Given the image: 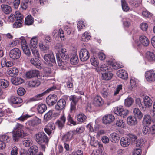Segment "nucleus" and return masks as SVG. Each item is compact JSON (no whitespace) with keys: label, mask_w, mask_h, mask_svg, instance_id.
<instances>
[{"label":"nucleus","mask_w":155,"mask_h":155,"mask_svg":"<svg viewBox=\"0 0 155 155\" xmlns=\"http://www.w3.org/2000/svg\"><path fill=\"white\" fill-rule=\"evenodd\" d=\"M15 14V15L14 14H11L8 17V19L9 21L11 22L15 21V22L13 25V27L18 28L21 26L23 22V16L19 12H16Z\"/></svg>","instance_id":"f257e3e1"},{"label":"nucleus","mask_w":155,"mask_h":155,"mask_svg":"<svg viewBox=\"0 0 155 155\" xmlns=\"http://www.w3.org/2000/svg\"><path fill=\"white\" fill-rule=\"evenodd\" d=\"M23 126L17 123L13 131V138L15 141H18L19 139L23 137L25 135L23 130Z\"/></svg>","instance_id":"f03ea898"},{"label":"nucleus","mask_w":155,"mask_h":155,"mask_svg":"<svg viewBox=\"0 0 155 155\" xmlns=\"http://www.w3.org/2000/svg\"><path fill=\"white\" fill-rule=\"evenodd\" d=\"M45 54L44 56L45 63L49 66H52L55 64V60L54 55L51 51Z\"/></svg>","instance_id":"7ed1b4c3"},{"label":"nucleus","mask_w":155,"mask_h":155,"mask_svg":"<svg viewBox=\"0 0 155 155\" xmlns=\"http://www.w3.org/2000/svg\"><path fill=\"white\" fill-rule=\"evenodd\" d=\"M49 138V136L48 137L44 132H41L36 134L35 140L39 144H41L43 143L46 144L48 142Z\"/></svg>","instance_id":"20e7f679"},{"label":"nucleus","mask_w":155,"mask_h":155,"mask_svg":"<svg viewBox=\"0 0 155 155\" xmlns=\"http://www.w3.org/2000/svg\"><path fill=\"white\" fill-rule=\"evenodd\" d=\"M114 112L117 115L124 118L128 114L129 111L127 110L124 109L122 106H119L114 108Z\"/></svg>","instance_id":"39448f33"},{"label":"nucleus","mask_w":155,"mask_h":155,"mask_svg":"<svg viewBox=\"0 0 155 155\" xmlns=\"http://www.w3.org/2000/svg\"><path fill=\"white\" fill-rule=\"evenodd\" d=\"M9 56L12 59L16 60L19 59L21 55L20 50L17 48L11 49L9 52Z\"/></svg>","instance_id":"423d86ee"},{"label":"nucleus","mask_w":155,"mask_h":155,"mask_svg":"<svg viewBox=\"0 0 155 155\" xmlns=\"http://www.w3.org/2000/svg\"><path fill=\"white\" fill-rule=\"evenodd\" d=\"M145 77L147 81L149 82L155 81V71L150 70L146 71L145 73Z\"/></svg>","instance_id":"0eeeda50"},{"label":"nucleus","mask_w":155,"mask_h":155,"mask_svg":"<svg viewBox=\"0 0 155 155\" xmlns=\"http://www.w3.org/2000/svg\"><path fill=\"white\" fill-rule=\"evenodd\" d=\"M41 122V120L39 118L35 117L31 120L27 121L26 123V128L29 129L31 127H34L38 125Z\"/></svg>","instance_id":"6e6552de"},{"label":"nucleus","mask_w":155,"mask_h":155,"mask_svg":"<svg viewBox=\"0 0 155 155\" xmlns=\"http://www.w3.org/2000/svg\"><path fill=\"white\" fill-rule=\"evenodd\" d=\"M57 99L56 95L54 94H51L47 97L46 101L48 105L52 106L56 102Z\"/></svg>","instance_id":"1a4fd4ad"},{"label":"nucleus","mask_w":155,"mask_h":155,"mask_svg":"<svg viewBox=\"0 0 155 155\" xmlns=\"http://www.w3.org/2000/svg\"><path fill=\"white\" fill-rule=\"evenodd\" d=\"M38 151V147L36 145L31 146L27 153H20V155H35Z\"/></svg>","instance_id":"9d476101"},{"label":"nucleus","mask_w":155,"mask_h":155,"mask_svg":"<svg viewBox=\"0 0 155 155\" xmlns=\"http://www.w3.org/2000/svg\"><path fill=\"white\" fill-rule=\"evenodd\" d=\"M79 57L80 60L82 61H85L89 58V52L86 49H82L80 52Z\"/></svg>","instance_id":"9b49d317"},{"label":"nucleus","mask_w":155,"mask_h":155,"mask_svg":"<svg viewBox=\"0 0 155 155\" xmlns=\"http://www.w3.org/2000/svg\"><path fill=\"white\" fill-rule=\"evenodd\" d=\"M66 102L64 99H60L57 102L55 106V109L57 111L65 109Z\"/></svg>","instance_id":"f8f14e48"},{"label":"nucleus","mask_w":155,"mask_h":155,"mask_svg":"<svg viewBox=\"0 0 155 155\" xmlns=\"http://www.w3.org/2000/svg\"><path fill=\"white\" fill-rule=\"evenodd\" d=\"M66 118L64 115L61 116L55 122V125L60 129H62L64 127Z\"/></svg>","instance_id":"ddd939ff"},{"label":"nucleus","mask_w":155,"mask_h":155,"mask_svg":"<svg viewBox=\"0 0 155 155\" xmlns=\"http://www.w3.org/2000/svg\"><path fill=\"white\" fill-rule=\"evenodd\" d=\"M115 119L114 116L111 114H108L104 116L103 118L104 124H109L114 121Z\"/></svg>","instance_id":"4468645a"},{"label":"nucleus","mask_w":155,"mask_h":155,"mask_svg":"<svg viewBox=\"0 0 155 155\" xmlns=\"http://www.w3.org/2000/svg\"><path fill=\"white\" fill-rule=\"evenodd\" d=\"M39 74L38 71L32 70L28 71L26 72L25 77L27 79H30L35 77H37Z\"/></svg>","instance_id":"2eb2a0df"},{"label":"nucleus","mask_w":155,"mask_h":155,"mask_svg":"<svg viewBox=\"0 0 155 155\" xmlns=\"http://www.w3.org/2000/svg\"><path fill=\"white\" fill-rule=\"evenodd\" d=\"M122 85H119L117 86L116 90L115 91L113 94L114 98L115 99V101L118 100L120 97L121 94L120 92L122 90Z\"/></svg>","instance_id":"dca6fc26"},{"label":"nucleus","mask_w":155,"mask_h":155,"mask_svg":"<svg viewBox=\"0 0 155 155\" xmlns=\"http://www.w3.org/2000/svg\"><path fill=\"white\" fill-rule=\"evenodd\" d=\"M10 101L13 106V105H19L23 101L19 97L13 96L11 97Z\"/></svg>","instance_id":"f3484780"},{"label":"nucleus","mask_w":155,"mask_h":155,"mask_svg":"<svg viewBox=\"0 0 155 155\" xmlns=\"http://www.w3.org/2000/svg\"><path fill=\"white\" fill-rule=\"evenodd\" d=\"M120 143L122 146L126 147L128 146L130 143V140L127 137H123L121 138Z\"/></svg>","instance_id":"a211bd4d"},{"label":"nucleus","mask_w":155,"mask_h":155,"mask_svg":"<svg viewBox=\"0 0 155 155\" xmlns=\"http://www.w3.org/2000/svg\"><path fill=\"white\" fill-rule=\"evenodd\" d=\"M58 52V54H58L59 56H60L63 59L66 60L68 59L69 58L68 53L67 52L66 49L62 48L61 50H59Z\"/></svg>","instance_id":"6ab92c4d"},{"label":"nucleus","mask_w":155,"mask_h":155,"mask_svg":"<svg viewBox=\"0 0 155 155\" xmlns=\"http://www.w3.org/2000/svg\"><path fill=\"white\" fill-rule=\"evenodd\" d=\"M7 72L11 77L16 76L18 73V70L16 68H12L8 69L7 70Z\"/></svg>","instance_id":"aec40b11"},{"label":"nucleus","mask_w":155,"mask_h":155,"mask_svg":"<svg viewBox=\"0 0 155 155\" xmlns=\"http://www.w3.org/2000/svg\"><path fill=\"white\" fill-rule=\"evenodd\" d=\"M117 75L119 78L123 79H127L128 77V74L127 71L122 69L119 70L117 72Z\"/></svg>","instance_id":"412c9836"},{"label":"nucleus","mask_w":155,"mask_h":155,"mask_svg":"<svg viewBox=\"0 0 155 155\" xmlns=\"http://www.w3.org/2000/svg\"><path fill=\"white\" fill-rule=\"evenodd\" d=\"M127 124L130 126L135 125L137 123L136 117L133 116H129L127 118Z\"/></svg>","instance_id":"4be33fe9"},{"label":"nucleus","mask_w":155,"mask_h":155,"mask_svg":"<svg viewBox=\"0 0 155 155\" xmlns=\"http://www.w3.org/2000/svg\"><path fill=\"white\" fill-rule=\"evenodd\" d=\"M73 132L72 131H70L67 132L64 136H63L62 140L64 142H67L70 140L73 135Z\"/></svg>","instance_id":"5701e85b"},{"label":"nucleus","mask_w":155,"mask_h":155,"mask_svg":"<svg viewBox=\"0 0 155 155\" xmlns=\"http://www.w3.org/2000/svg\"><path fill=\"white\" fill-rule=\"evenodd\" d=\"M102 78L104 80H109L111 79L113 77V74L109 71L101 74Z\"/></svg>","instance_id":"b1692460"},{"label":"nucleus","mask_w":155,"mask_h":155,"mask_svg":"<svg viewBox=\"0 0 155 155\" xmlns=\"http://www.w3.org/2000/svg\"><path fill=\"white\" fill-rule=\"evenodd\" d=\"M55 129V126L54 125L48 124L44 128L45 132L49 136L52 133V131Z\"/></svg>","instance_id":"393cba45"},{"label":"nucleus","mask_w":155,"mask_h":155,"mask_svg":"<svg viewBox=\"0 0 155 155\" xmlns=\"http://www.w3.org/2000/svg\"><path fill=\"white\" fill-rule=\"evenodd\" d=\"M12 83L15 85H20L24 82V80L21 78H13L11 79Z\"/></svg>","instance_id":"a878e982"},{"label":"nucleus","mask_w":155,"mask_h":155,"mask_svg":"<svg viewBox=\"0 0 155 155\" xmlns=\"http://www.w3.org/2000/svg\"><path fill=\"white\" fill-rule=\"evenodd\" d=\"M103 103L104 101L101 97L97 96L94 98L93 104L96 106H102Z\"/></svg>","instance_id":"bb28decb"},{"label":"nucleus","mask_w":155,"mask_h":155,"mask_svg":"<svg viewBox=\"0 0 155 155\" xmlns=\"http://www.w3.org/2000/svg\"><path fill=\"white\" fill-rule=\"evenodd\" d=\"M143 101L145 106L146 107H149L152 106L153 101L148 96H146L144 97Z\"/></svg>","instance_id":"cd10ccee"},{"label":"nucleus","mask_w":155,"mask_h":155,"mask_svg":"<svg viewBox=\"0 0 155 155\" xmlns=\"http://www.w3.org/2000/svg\"><path fill=\"white\" fill-rule=\"evenodd\" d=\"M133 113L135 117L140 120L143 117V114L140 110L138 108H135L133 110Z\"/></svg>","instance_id":"c85d7f7f"},{"label":"nucleus","mask_w":155,"mask_h":155,"mask_svg":"<svg viewBox=\"0 0 155 155\" xmlns=\"http://www.w3.org/2000/svg\"><path fill=\"white\" fill-rule=\"evenodd\" d=\"M151 117L149 115H146L144 116L142 122L143 124L148 126L151 124Z\"/></svg>","instance_id":"c756f323"},{"label":"nucleus","mask_w":155,"mask_h":155,"mask_svg":"<svg viewBox=\"0 0 155 155\" xmlns=\"http://www.w3.org/2000/svg\"><path fill=\"white\" fill-rule=\"evenodd\" d=\"M139 40L140 43L144 46H147L149 45V41L146 36H141L140 37Z\"/></svg>","instance_id":"7c9ffc66"},{"label":"nucleus","mask_w":155,"mask_h":155,"mask_svg":"<svg viewBox=\"0 0 155 155\" xmlns=\"http://www.w3.org/2000/svg\"><path fill=\"white\" fill-rule=\"evenodd\" d=\"M146 58L150 61L155 60V55L153 52L148 51L146 54Z\"/></svg>","instance_id":"2f4dec72"},{"label":"nucleus","mask_w":155,"mask_h":155,"mask_svg":"<svg viewBox=\"0 0 155 155\" xmlns=\"http://www.w3.org/2000/svg\"><path fill=\"white\" fill-rule=\"evenodd\" d=\"M1 8L2 10L5 14H9L11 11V7L5 4H2L1 5Z\"/></svg>","instance_id":"473e14b6"},{"label":"nucleus","mask_w":155,"mask_h":155,"mask_svg":"<svg viewBox=\"0 0 155 155\" xmlns=\"http://www.w3.org/2000/svg\"><path fill=\"white\" fill-rule=\"evenodd\" d=\"M9 83V82L5 79H0V88L2 89L7 88Z\"/></svg>","instance_id":"72a5a7b5"},{"label":"nucleus","mask_w":155,"mask_h":155,"mask_svg":"<svg viewBox=\"0 0 155 155\" xmlns=\"http://www.w3.org/2000/svg\"><path fill=\"white\" fill-rule=\"evenodd\" d=\"M31 63L36 68H39L40 67V61L36 58H32L30 60Z\"/></svg>","instance_id":"f704fd0d"},{"label":"nucleus","mask_w":155,"mask_h":155,"mask_svg":"<svg viewBox=\"0 0 155 155\" xmlns=\"http://www.w3.org/2000/svg\"><path fill=\"white\" fill-rule=\"evenodd\" d=\"M47 109L46 105L44 104H41L38 106L37 110L38 112L42 114L44 113Z\"/></svg>","instance_id":"c9c22d12"},{"label":"nucleus","mask_w":155,"mask_h":155,"mask_svg":"<svg viewBox=\"0 0 155 155\" xmlns=\"http://www.w3.org/2000/svg\"><path fill=\"white\" fill-rule=\"evenodd\" d=\"M78 55L76 54H73L71 57L70 61L71 64L76 65L78 62Z\"/></svg>","instance_id":"e433bc0d"},{"label":"nucleus","mask_w":155,"mask_h":155,"mask_svg":"<svg viewBox=\"0 0 155 155\" xmlns=\"http://www.w3.org/2000/svg\"><path fill=\"white\" fill-rule=\"evenodd\" d=\"M34 19L32 16L30 15H28L25 19V23L26 25H31L34 22Z\"/></svg>","instance_id":"4c0bfd02"},{"label":"nucleus","mask_w":155,"mask_h":155,"mask_svg":"<svg viewBox=\"0 0 155 155\" xmlns=\"http://www.w3.org/2000/svg\"><path fill=\"white\" fill-rule=\"evenodd\" d=\"M22 143L25 147H29L32 144L31 140L27 137H25L23 139Z\"/></svg>","instance_id":"58836bf2"},{"label":"nucleus","mask_w":155,"mask_h":155,"mask_svg":"<svg viewBox=\"0 0 155 155\" xmlns=\"http://www.w3.org/2000/svg\"><path fill=\"white\" fill-rule=\"evenodd\" d=\"M30 46L31 49L32 48H36L37 46V40L36 37L32 38L30 41Z\"/></svg>","instance_id":"ea45409f"},{"label":"nucleus","mask_w":155,"mask_h":155,"mask_svg":"<svg viewBox=\"0 0 155 155\" xmlns=\"http://www.w3.org/2000/svg\"><path fill=\"white\" fill-rule=\"evenodd\" d=\"M129 2L132 6L137 7L141 5L142 1L141 0H132L130 1Z\"/></svg>","instance_id":"a19ab883"},{"label":"nucleus","mask_w":155,"mask_h":155,"mask_svg":"<svg viewBox=\"0 0 155 155\" xmlns=\"http://www.w3.org/2000/svg\"><path fill=\"white\" fill-rule=\"evenodd\" d=\"M39 46L40 49L45 53H49L51 51L49 50V47L48 45H45L43 43H39Z\"/></svg>","instance_id":"79ce46f5"},{"label":"nucleus","mask_w":155,"mask_h":155,"mask_svg":"<svg viewBox=\"0 0 155 155\" xmlns=\"http://www.w3.org/2000/svg\"><path fill=\"white\" fill-rule=\"evenodd\" d=\"M110 137L114 141V142H117L120 139V137L118 134L116 133H113L110 135Z\"/></svg>","instance_id":"37998d69"},{"label":"nucleus","mask_w":155,"mask_h":155,"mask_svg":"<svg viewBox=\"0 0 155 155\" xmlns=\"http://www.w3.org/2000/svg\"><path fill=\"white\" fill-rule=\"evenodd\" d=\"M133 102L134 100L132 98L128 97L125 99L124 104L125 106L129 107L132 105Z\"/></svg>","instance_id":"c03bdc74"},{"label":"nucleus","mask_w":155,"mask_h":155,"mask_svg":"<svg viewBox=\"0 0 155 155\" xmlns=\"http://www.w3.org/2000/svg\"><path fill=\"white\" fill-rule=\"evenodd\" d=\"M77 120L80 122H82L85 121L87 117L84 114L80 113L77 115Z\"/></svg>","instance_id":"a18cd8bd"},{"label":"nucleus","mask_w":155,"mask_h":155,"mask_svg":"<svg viewBox=\"0 0 155 155\" xmlns=\"http://www.w3.org/2000/svg\"><path fill=\"white\" fill-rule=\"evenodd\" d=\"M24 53L28 57H30L31 54L29 47L27 46H23L22 48Z\"/></svg>","instance_id":"49530a36"},{"label":"nucleus","mask_w":155,"mask_h":155,"mask_svg":"<svg viewBox=\"0 0 155 155\" xmlns=\"http://www.w3.org/2000/svg\"><path fill=\"white\" fill-rule=\"evenodd\" d=\"M121 5L123 11L127 12L129 10V8L125 0H121Z\"/></svg>","instance_id":"de8ad7c7"},{"label":"nucleus","mask_w":155,"mask_h":155,"mask_svg":"<svg viewBox=\"0 0 155 155\" xmlns=\"http://www.w3.org/2000/svg\"><path fill=\"white\" fill-rule=\"evenodd\" d=\"M91 64L93 65L95 67L99 65L97 57L93 56L90 59Z\"/></svg>","instance_id":"09e8293b"},{"label":"nucleus","mask_w":155,"mask_h":155,"mask_svg":"<svg viewBox=\"0 0 155 155\" xmlns=\"http://www.w3.org/2000/svg\"><path fill=\"white\" fill-rule=\"evenodd\" d=\"M56 56L57 61L59 66L61 69H63L64 67V63L62 61L58 54H56Z\"/></svg>","instance_id":"8fccbe9b"},{"label":"nucleus","mask_w":155,"mask_h":155,"mask_svg":"<svg viewBox=\"0 0 155 155\" xmlns=\"http://www.w3.org/2000/svg\"><path fill=\"white\" fill-rule=\"evenodd\" d=\"M90 144L91 145L94 147L97 146L99 144L97 140L94 137L90 136Z\"/></svg>","instance_id":"3c124183"},{"label":"nucleus","mask_w":155,"mask_h":155,"mask_svg":"<svg viewBox=\"0 0 155 155\" xmlns=\"http://www.w3.org/2000/svg\"><path fill=\"white\" fill-rule=\"evenodd\" d=\"M0 140L5 143H8L9 142L10 140V138L7 135H0Z\"/></svg>","instance_id":"603ef678"},{"label":"nucleus","mask_w":155,"mask_h":155,"mask_svg":"<svg viewBox=\"0 0 155 155\" xmlns=\"http://www.w3.org/2000/svg\"><path fill=\"white\" fill-rule=\"evenodd\" d=\"M31 116L28 114H22L17 119V120H18L21 121H24L25 120H26L28 118L31 117Z\"/></svg>","instance_id":"864d4df0"},{"label":"nucleus","mask_w":155,"mask_h":155,"mask_svg":"<svg viewBox=\"0 0 155 155\" xmlns=\"http://www.w3.org/2000/svg\"><path fill=\"white\" fill-rule=\"evenodd\" d=\"M19 149L17 147L14 146L12 148L11 152V155H18V153Z\"/></svg>","instance_id":"5fc2aeb1"},{"label":"nucleus","mask_w":155,"mask_h":155,"mask_svg":"<svg viewBox=\"0 0 155 155\" xmlns=\"http://www.w3.org/2000/svg\"><path fill=\"white\" fill-rule=\"evenodd\" d=\"M90 36L87 32H85L82 35L81 38L82 40L84 41H87L90 38Z\"/></svg>","instance_id":"6e6d98bb"},{"label":"nucleus","mask_w":155,"mask_h":155,"mask_svg":"<svg viewBox=\"0 0 155 155\" xmlns=\"http://www.w3.org/2000/svg\"><path fill=\"white\" fill-rule=\"evenodd\" d=\"M53 114V112L52 110H49L45 115L44 118H45L47 120H49L52 118Z\"/></svg>","instance_id":"4d7b16f0"},{"label":"nucleus","mask_w":155,"mask_h":155,"mask_svg":"<svg viewBox=\"0 0 155 155\" xmlns=\"http://www.w3.org/2000/svg\"><path fill=\"white\" fill-rule=\"evenodd\" d=\"M135 103L136 105L138 106L140 109H141L145 111V107L143 106L142 104L140 99L139 98H137L135 100Z\"/></svg>","instance_id":"13d9d810"},{"label":"nucleus","mask_w":155,"mask_h":155,"mask_svg":"<svg viewBox=\"0 0 155 155\" xmlns=\"http://www.w3.org/2000/svg\"><path fill=\"white\" fill-rule=\"evenodd\" d=\"M80 96L78 97L75 95L72 96L71 98H70V100H71L72 103H74L76 104L78 102L79 100L81 98Z\"/></svg>","instance_id":"bf43d9fd"},{"label":"nucleus","mask_w":155,"mask_h":155,"mask_svg":"<svg viewBox=\"0 0 155 155\" xmlns=\"http://www.w3.org/2000/svg\"><path fill=\"white\" fill-rule=\"evenodd\" d=\"M142 15L143 17L149 18H151L152 16V14L147 10L143 11Z\"/></svg>","instance_id":"052dcab7"},{"label":"nucleus","mask_w":155,"mask_h":155,"mask_svg":"<svg viewBox=\"0 0 155 155\" xmlns=\"http://www.w3.org/2000/svg\"><path fill=\"white\" fill-rule=\"evenodd\" d=\"M45 92H43L37 95H36L34 97L32 98L31 99L32 101H36L40 99V98L43 96L45 94Z\"/></svg>","instance_id":"680f3d73"},{"label":"nucleus","mask_w":155,"mask_h":155,"mask_svg":"<svg viewBox=\"0 0 155 155\" xmlns=\"http://www.w3.org/2000/svg\"><path fill=\"white\" fill-rule=\"evenodd\" d=\"M31 86L33 87H37L40 85V82L39 81L35 80L32 81L30 82Z\"/></svg>","instance_id":"e2e57ef3"},{"label":"nucleus","mask_w":155,"mask_h":155,"mask_svg":"<svg viewBox=\"0 0 155 155\" xmlns=\"http://www.w3.org/2000/svg\"><path fill=\"white\" fill-rule=\"evenodd\" d=\"M17 92L18 95L22 96L25 93L26 91L23 88L20 87L18 89Z\"/></svg>","instance_id":"0e129e2a"},{"label":"nucleus","mask_w":155,"mask_h":155,"mask_svg":"<svg viewBox=\"0 0 155 155\" xmlns=\"http://www.w3.org/2000/svg\"><path fill=\"white\" fill-rule=\"evenodd\" d=\"M33 56L36 58H38L39 57V54L38 50L36 48H32L31 49Z\"/></svg>","instance_id":"69168bd1"},{"label":"nucleus","mask_w":155,"mask_h":155,"mask_svg":"<svg viewBox=\"0 0 155 155\" xmlns=\"http://www.w3.org/2000/svg\"><path fill=\"white\" fill-rule=\"evenodd\" d=\"M141 29L143 31H146L148 28V25L146 23H142L140 25Z\"/></svg>","instance_id":"338daca9"},{"label":"nucleus","mask_w":155,"mask_h":155,"mask_svg":"<svg viewBox=\"0 0 155 155\" xmlns=\"http://www.w3.org/2000/svg\"><path fill=\"white\" fill-rule=\"evenodd\" d=\"M67 86L68 88H72L73 87L72 79L71 78H68V80L66 82Z\"/></svg>","instance_id":"774afa93"}]
</instances>
